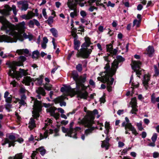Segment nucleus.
Instances as JSON below:
<instances>
[{"instance_id":"f8f14e48","label":"nucleus","mask_w":159,"mask_h":159,"mask_svg":"<svg viewBox=\"0 0 159 159\" xmlns=\"http://www.w3.org/2000/svg\"><path fill=\"white\" fill-rule=\"evenodd\" d=\"M141 63L140 61H134L133 62L132 67L134 71L136 72V74L139 77L141 74L143 70L140 68Z\"/></svg>"},{"instance_id":"a18cd8bd","label":"nucleus","mask_w":159,"mask_h":159,"mask_svg":"<svg viewBox=\"0 0 159 159\" xmlns=\"http://www.w3.org/2000/svg\"><path fill=\"white\" fill-rule=\"evenodd\" d=\"M136 125L137 126L138 129L140 131H142L143 129V128L142 126V123L141 121H140L139 123H137Z\"/></svg>"},{"instance_id":"7ed1b4c3","label":"nucleus","mask_w":159,"mask_h":159,"mask_svg":"<svg viewBox=\"0 0 159 159\" xmlns=\"http://www.w3.org/2000/svg\"><path fill=\"white\" fill-rule=\"evenodd\" d=\"M18 61H13L6 64L8 65L10 69L8 72V74L12 78H15L17 80H20L22 75L26 76L28 74V70H25L24 69L20 68L19 71H16V66H20L23 65V62L26 59V58L23 56H20L18 58Z\"/></svg>"},{"instance_id":"5fc2aeb1","label":"nucleus","mask_w":159,"mask_h":159,"mask_svg":"<svg viewBox=\"0 0 159 159\" xmlns=\"http://www.w3.org/2000/svg\"><path fill=\"white\" fill-rule=\"evenodd\" d=\"M34 19L33 20H30L29 22V25L30 27H33L34 25Z\"/></svg>"},{"instance_id":"f704fd0d","label":"nucleus","mask_w":159,"mask_h":159,"mask_svg":"<svg viewBox=\"0 0 159 159\" xmlns=\"http://www.w3.org/2000/svg\"><path fill=\"white\" fill-rule=\"evenodd\" d=\"M22 153H20L16 154L13 157H8V159H22Z\"/></svg>"},{"instance_id":"bf43d9fd","label":"nucleus","mask_w":159,"mask_h":159,"mask_svg":"<svg viewBox=\"0 0 159 159\" xmlns=\"http://www.w3.org/2000/svg\"><path fill=\"white\" fill-rule=\"evenodd\" d=\"M51 85L48 86L47 84H46L44 86V88L48 90H50L51 89Z\"/></svg>"},{"instance_id":"8fccbe9b","label":"nucleus","mask_w":159,"mask_h":159,"mask_svg":"<svg viewBox=\"0 0 159 159\" xmlns=\"http://www.w3.org/2000/svg\"><path fill=\"white\" fill-rule=\"evenodd\" d=\"M154 67L155 68V72L154 75L156 76H157L159 75V70L158 69L156 66H154Z\"/></svg>"},{"instance_id":"69168bd1","label":"nucleus","mask_w":159,"mask_h":159,"mask_svg":"<svg viewBox=\"0 0 159 159\" xmlns=\"http://www.w3.org/2000/svg\"><path fill=\"white\" fill-rule=\"evenodd\" d=\"M107 7H114L115 6V4L112 3L110 1H109L107 4Z\"/></svg>"},{"instance_id":"423d86ee","label":"nucleus","mask_w":159,"mask_h":159,"mask_svg":"<svg viewBox=\"0 0 159 159\" xmlns=\"http://www.w3.org/2000/svg\"><path fill=\"white\" fill-rule=\"evenodd\" d=\"M90 45L84 42L81 45V48L78 50L76 54V57H81L84 59L88 58L92 51V49H93V46L91 47L92 49L87 48Z\"/></svg>"},{"instance_id":"774afa93","label":"nucleus","mask_w":159,"mask_h":159,"mask_svg":"<svg viewBox=\"0 0 159 159\" xmlns=\"http://www.w3.org/2000/svg\"><path fill=\"white\" fill-rule=\"evenodd\" d=\"M100 101L101 103H104L105 102V97L103 96L102 97V98H100Z\"/></svg>"},{"instance_id":"0e129e2a","label":"nucleus","mask_w":159,"mask_h":159,"mask_svg":"<svg viewBox=\"0 0 159 159\" xmlns=\"http://www.w3.org/2000/svg\"><path fill=\"white\" fill-rule=\"evenodd\" d=\"M153 157L154 158H156L159 157V153L157 152H154L153 154Z\"/></svg>"},{"instance_id":"9b49d317","label":"nucleus","mask_w":159,"mask_h":159,"mask_svg":"<svg viewBox=\"0 0 159 159\" xmlns=\"http://www.w3.org/2000/svg\"><path fill=\"white\" fill-rule=\"evenodd\" d=\"M16 137L13 135H10L9 138H5L2 141V145H4L7 143H8V147L11 146L14 147L15 146V143L16 142L15 140Z\"/></svg>"},{"instance_id":"cd10ccee","label":"nucleus","mask_w":159,"mask_h":159,"mask_svg":"<svg viewBox=\"0 0 159 159\" xmlns=\"http://www.w3.org/2000/svg\"><path fill=\"white\" fill-rule=\"evenodd\" d=\"M5 7L6 8L2 10V13L5 15H9V11H11V8L8 5H6Z\"/></svg>"},{"instance_id":"bb28decb","label":"nucleus","mask_w":159,"mask_h":159,"mask_svg":"<svg viewBox=\"0 0 159 159\" xmlns=\"http://www.w3.org/2000/svg\"><path fill=\"white\" fill-rule=\"evenodd\" d=\"M26 100V97L25 95H23L21 96V99H20L19 104L20 106L22 105L24 106L26 104L25 100Z\"/></svg>"},{"instance_id":"a19ab883","label":"nucleus","mask_w":159,"mask_h":159,"mask_svg":"<svg viewBox=\"0 0 159 159\" xmlns=\"http://www.w3.org/2000/svg\"><path fill=\"white\" fill-rule=\"evenodd\" d=\"M52 120L49 119H47V120L45 121V127L46 128L49 125H50L52 124Z\"/></svg>"},{"instance_id":"dca6fc26","label":"nucleus","mask_w":159,"mask_h":159,"mask_svg":"<svg viewBox=\"0 0 159 159\" xmlns=\"http://www.w3.org/2000/svg\"><path fill=\"white\" fill-rule=\"evenodd\" d=\"M74 124V122H71L70 123V126L69 130H70V131L69 132V134H70L71 133H73V134H75V132L76 133V132L78 131H79L81 129V128L80 127H76L75 128V129H73V126Z\"/></svg>"},{"instance_id":"37998d69","label":"nucleus","mask_w":159,"mask_h":159,"mask_svg":"<svg viewBox=\"0 0 159 159\" xmlns=\"http://www.w3.org/2000/svg\"><path fill=\"white\" fill-rule=\"evenodd\" d=\"M54 17H53L52 16H50L48 17L46 21L49 25H51L53 22Z\"/></svg>"},{"instance_id":"6e6552de","label":"nucleus","mask_w":159,"mask_h":159,"mask_svg":"<svg viewBox=\"0 0 159 159\" xmlns=\"http://www.w3.org/2000/svg\"><path fill=\"white\" fill-rule=\"evenodd\" d=\"M32 100H34L33 106V111H32L33 116L35 119L39 117V112L41 110V104L40 102L38 101L36 99L32 97Z\"/></svg>"},{"instance_id":"338daca9","label":"nucleus","mask_w":159,"mask_h":159,"mask_svg":"<svg viewBox=\"0 0 159 159\" xmlns=\"http://www.w3.org/2000/svg\"><path fill=\"white\" fill-rule=\"evenodd\" d=\"M12 9L13 12V13L15 15H16V7L15 6L13 5L12 6Z\"/></svg>"},{"instance_id":"b1692460","label":"nucleus","mask_w":159,"mask_h":159,"mask_svg":"<svg viewBox=\"0 0 159 159\" xmlns=\"http://www.w3.org/2000/svg\"><path fill=\"white\" fill-rule=\"evenodd\" d=\"M109 139L108 138V137H107L106 139L102 141V143L101 145V146L102 148H105L106 150L108 149L109 145Z\"/></svg>"},{"instance_id":"ea45409f","label":"nucleus","mask_w":159,"mask_h":159,"mask_svg":"<svg viewBox=\"0 0 159 159\" xmlns=\"http://www.w3.org/2000/svg\"><path fill=\"white\" fill-rule=\"evenodd\" d=\"M36 151L39 150L40 153L42 155H43L46 153V150L43 147H40L36 149Z\"/></svg>"},{"instance_id":"e433bc0d","label":"nucleus","mask_w":159,"mask_h":159,"mask_svg":"<svg viewBox=\"0 0 159 159\" xmlns=\"http://www.w3.org/2000/svg\"><path fill=\"white\" fill-rule=\"evenodd\" d=\"M50 30L54 37H57L58 32L56 29L55 28H52L50 29Z\"/></svg>"},{"instance_id":"f3484780","label":"nucleus","mask_w":159,"mask_h":159,"mask_svg":"<svg viewBox=\"0 0 159 159\" xmlns=\"http://www.w3.org/2000/svg\"><path fill=\"white\" fill-rule=\"evenodd\" d=\"M68 7L70 10L76 9L77 3L74 0H68L66 3Z\"/></svg>"},{"instance_id":"58836bf2","label":"nucleus","mask_w":159,"mask_h":159,"mask_svg":"<svg viewBox=\"0 0 159 159\" xmlns=\"http://www.w3.org/2000/svg\"><path fill=\"white\" fill-rule=\"evenodd\" d=\"M130 103L131 105V107L137 106V103L136 98L135 97H134L132 98Z\"/></svg>"},{"instance_id":"4be33fe9","label":"nucleus","mask_w":159,"mask_h":159,"mask_svg":"<svg viewBox=\"0 0 159 159\" xmlns=\"http://www.w3.org/2000/svg\"><path fill=\"white\" fill-rule=\"evenodd\" d=\"M125 60V59L123 58L122 56H118L116 57V59H115L113 62L111 64V68H112V65L113 63L115 62L117 63V68L116 69V70L118 68V65L119 64V62H123Z\"/></svg>"},{"instance_id":"4468645a","label":"nucleus","mask_w":159,"mask_h":159,"mask_svg":"<svg viewBox=\"0 0 159 159\" xmlns=\"http://www.w3.org/2000/svg\"><path fill=\"white\" fill-rule=\"evenodd\" d=\"M66 95H68L67 93L66 92ZM66 95H61L54 100V101L56 104L60 103L61 106H66V102H64L63 101L66 98Z\"/></svg>"},{"instance_id":"5701e85b","label":"nucleus","mask_w":159,"mask_h":159,"mask_svg":"<svg viewBox=\"0 0 159 159\" xmlns=\"http://www.w3.org/2000/svg\"><path fill=\"white\" fill-rule=\"evenodd\" d=\"M32 81V79L30 77L26 76L24 77L22 83L25 84L26 85H30Z\"/></svg>"},{"instance_id":"9d476101","label":"nucleus","mask_w":159,"mask_h":159,"mask_svg":"<svg viewBox=\"0 0 159 159\" xmlns=\"http://www.w3.org/2000/svg\"><path fill=\"white\" fill-rule=\"evenodd\" d=\"M44 106L45 107H47L46 111L48 112L50 115L53 116L56 120L58 119L60 116V114L58 113H55V111L57 108L52 106H51L49 104H45Z\"/></svg>"},{"instance_id":"a211bd4d","label":"nucleus","mask_w":159,"mask_h":159,"mask_svg":"<svg viewBox=\"0 0 159 159\" xmlns=\"http://www.w3.org/2000/svg\"><path fill=\"white\" fill-rule=\"evenodd\" d=\"M53 130L49 129V130H46L44 133L43 135L40 133L39 136V140H41L44 139L46 138L48 136V134H51L53 133Z\"/></svg>"},{"instance_id":"0eeeda50","label":"nucleus","mask_w":159,"mask_h":159,"mask_svg":"<svg viewBox=\"0 0 159 159\" xmlns=\"http://www.w3.org/2000/svg\"><path fill=\"white\" fill-rule=\"evenodd\" d=\"M125 121H124L122 124V126L125 127V134H130L129 130H130L132 132L133 134L135 135H137L138 133L135 129V128L132 125L128 118L126 117L125 118Z\"/></svg>"},{"instance_id":"6e6d98bb","label":"nucleus","mask_w":159,"mask_h":159,"mask_svg":"<svg viewBox=\"0 0 159 159\" xmlns=\"http://www.w3.org/2000/svg\"><path fill=\"white\" fill-rule=\"evenodd\" d=\"M105 128L107 131V134H108L109 131V129L110 128L109 124V123L106 122L105 124Z\"/></svg>"},{"instance_id":"7c9ffc66","label":"nucleus","mask_w":159,"mask_h":159,"mask_svg":"<svg viewBox=\"0 0 159 159\" xmlns=\"http://www.w3.org/2000/svg\"><path fill=\"white\" fill-rule=\"evenodd\" d=\"M147 52L148 54L150 56L154 52V49L153 47L149 46L147 49Z\"/></svg>"},{"instance_id":"79ce46f5","label":"nucleus","mask_w":159,"mask_h":159,"mask_svg":"<svg viewBox=\"0 0 159 159\" xmlns=\"http://www.w3.org/2000/svg\"><path fill=\"white\" fill-rule=\"evenodd\" d=\"M132 109L131 111L130 112L132 114H136V112L138 111L137 108L138 106L131 107Z\"/></svg>"},{"instance_id":"f257e3e1","label":"nucleus","mask_w":159,"mask_h":159,"mask_svg":"<svg viewBox=\"0 0 159 159\" xmlns=\"http://www.w3.org/2000/svg\"><path fill=\"white\" fill-rule=\"evenodd\" d=\"M0 22L2 24L1 30L5 31L7 34L13 36V38H11L7 35H0V43L16 42L18 39L22 41L23 40L21 34L25 29L24 21L15 25L8 21L3 16H0Z\"/></svg>"},{"instance_id":"aec40b11","label":"nucleus","mask_w":159,"mask_h":159,"mask_svg":"<svg viewBox=\"0 0 159 159\" xmlns=\"http://www.w3.org/2000/svg\"><path fill=\"white\" fill-rule=\"evenodd\" d=\"M150 80V76L148 75H145L144 76L143 83L145 89H147L148 87V82Z\"/></svg>"},{"instance_id":"72a5a7b5","label":"nucleus","mask_w":159,"mask_h":159,"mask_svg":"<svg viewBox=\"0 0 159 159\" xmlns=\"http://www.w3.org/2000/svg\"><path fill=\"white\" fill-rule=\"evenodd\" d=\"M21 10H22L26 11L28 7V4L26 2H23L22 4Z\"/></svg>"},{"instance_id":"ddd939ff","label":"nucleus","mask_w":159,"mask_h":159,"mask_svg":"<svg viewBox=\"0 0 159 159\" xmlns=\"http://www.w3.org/2000/svg\"><path fill=\"white\" fill-rule=\"evenodd\" d=\"M4 97L6 102L5 105V107L7 109H9L11 108L12 106V105L11 104L12 99V96L9 95L8 91H6L4 93Z\"/></svg>"},{"instance_id":"680f3d73","label":"nucleus","mask_w":159,"mask_h":159,"mask_svg":"<svg viewBox=\"0 0 159 159\" xmlns=\"http://www.w3.org/2000/svg\"><path fill=\"white\" fill-rule=\"evenodd\" d=\"M132 89H133L135 88H137L138 87L139 85V83L138 82H137L136 84L134 83H132Z\"/></svg>"},{"instance_id":"473e14b6","label":"nucleus","mask_w":159,"mask_h":159,"mask_svg":"<svg viewBox=\"0 0 159 159\" xmlns=\"http://www.w3.org/2000/svg\"><path fill=\"white\" fill-rule=\"evenodd\" d=\"M23 37L25 39H28L30 41L33 39V36L30 33H28V34H27L25 33H24L23 34Z\"/></svg>"},{"instance_id":"13d9d810","label":"nucleus","mask_w":159,"mask_h":159,"mask_svg":"<svg viewBox=\"0 0 159 159\" xmlns=\"http://www.w3.org/2000/svg\"><path fill=\"white\" fill-rule=\"evenodd\" d=\"M74 51H72L70 53H69L67 57L68 60H69L70 59L71 57L74 55Z\"/></svg>"},{"instance_id":"4c0bfd02","label":"nucleus","mask_w":159,"mask_h":159,"mask_svg":"<svg viewBox=\"0 0 159 159\" xmlns=\"http://www.w3.org/2000/svg\"><path fill=\"white\" fill-rule=\"evenodd\" d=\"M71 10H73L74 11L70 13V16L72 18H73L75 17L77 15V10L76 8L74 9H72Z\"/></svg>"},{"instance_id":"4d7b16f0","label":"nucleus","mask_w":159,"mask_h":159,"mask_svg":"<svg viewBox=\"0 0 159 159\" xmlns=\"http://www.w3.org/2000/svg\"><path fill=\"white\" fill-rule=\"evenodd\" d=\"M139 23V21L138 20H135L133 21V26H134L136 25L138 27Z\"/></svg>"},{"instance_id":"c85d7f7f","label":"nucleus","mask_w":159,"mask_h":159,"mask_svg":"<svg viewBox=\"0 0 159 159\" xmlns=\"http://www.w3.org/2000/svg\"><path fill=\"white\" fill-rule=\"evenodd\" d=\"M29 125V127L30 129H32L36 126L34 119L33 118H30Z\"/></svg>"},{"instance_id":"f03ea898","label":"nucleus","mask_w":159,"mask_h":159,"mask_svg":"<svg viewBox=\"0 0 159 159\" xmlns=\"http://www.w3.org/2000/svg\"><path fill=\"white\" fill-rule=\"evenodd\" d=\"M117 68V63L115 62L112 65V68H110L109 63H107L104 67L105 71L102 72L101 77H98L97 78L98 80L102 82L107 83V89L109 92L112 90V88L111 85L113 84L114 81V79L112 77L116 73V68Z\"/></svg>"},{"instance_id":"864d4df0","label":"nucleus","mask_w":159,"mask_h":159,"mask_svg":"<svg viewBox=\"0 0 159 159\" xmlns=\"http://www.w3.org/2000/svg\"><path fill=\"white\" fill-rule=\"evenodd\" d=\"M42 14L45 18L46 19H47L48 16L47 15V13L46 12V9L45 8H43V9Z\"/></svg>"},{"instance_id":"393cba45","label":"nucleus","mask_w":159,"mask_h":159,"mask_svg":"<svg viewBox=\"0 0 159 159\" xmlns=\"http://www.w3.org/2000/svg\"><path fill=\"white\" fill-rule=\"evenodd\" d=\"M34 16V13L30 11L28 12L27 15H24L23 18L25 19L29 20L31 19Z\"/></svg>"},{"instance_id":"3c124183","label":"nucleus","mask_w":159,"mask_h":159,"mask_svg":"<svg viewBox=\"0 0 159 159\" xmlns=\"http://www.w3.org/2000/svg\"><path fill=\"white\" fill-rule=\"evenodd\" d=\"M80 14L81 16L83 18L85 17L87 15L86 12L84 11H81L80 12Z\"/></svg>"},{"instance_id":"c03bdc74","label":"nucleus","mask_w":159,"mask_h":159,"mask_svg":"<svg viewBox=\"0 0 159 159\" xmlns=\"http://www.w3.org/2000/svg\"><path fill=\"white\" fill-rule=\"evenodd\" d=\"M35 81H37L36 84L38 85H41L42 83V79L40 77L35 79Z\"/></svg>"},{"instance_id":"412c9836","label":"nucleus","mask_w":159,"mask_h":159,"mask_svg":"<svg viewBox=\"0 0 159 159\" xmlns=\"http://www.w3.org/2000/svg\"><path fill=\"white\" fill-rule=\"evenodd\" d=\"M61 128L62 132L65 133H67L68 136L71 137H72L76 139L77 138V137H76V133L75 132V134H73V133H71V134H69V132L70 131V130H69V129L66 128L64 127H62Z\"/></svg>"},{"instance_id":"49530a36","label":"nucleus","mask_w":159,"mask_h":159,"mask_svg":"<svg viewBox=\"0 0 159 159\" xmlns=\"http://www.w3.org/2000/svg\"><path fill=\"white\" fill-rule=\"evenodd\" d=\"M76 70L79 72H81L82 71V65L81 64H79L76 67Z\"/></svg>"},{"instance_id":"6ab92c4d","label":"nucleus","mask_w":159,"mask_h":159,"mask_svg":"<svg viewBox=\"0 0 159 159\" xmlns=\"http://www.w3.org/2000/svg\"><path fill=\"white\" fill-rule=\"evenodd\" d=\"M36 92L38 93V95L37 97L39 99H40L41 97L40 95H42L43 96H44L45 95V92L44 89L41 87L38 88L36 90Z\"/></svg>"},{"instance_id":"1a4fd4ad","label":"nucleus","mask_w":159,"mask_h":159,"mask_svg":"<svg viewBox=\"0 0 159 159\" xmlns=\"http://www.w3.org/2000/svg\"><path fill=\"white\" fill-rule=\"evenodd\" d=\"M87 77V75L84 74L83 75V76H80L78 78L76 82V88L77 89H79L80 87H81L82 89L83 90H85L87 87L84 86L83 83H84L86 80Z\"/></svg>"},{"instance_id":"2f4dec72","label":"nucleus","mask_w":159,"mask_h":159,"mask_svg":"<svg viewBox=\"0 0 159 159\" xmlns=\"http://www.w3.org/2000/svg\"><path fill=\"white\" fill-rule=\"evenodd\" d=\"M72 77L75 81L77 80L79 78V75L77 72L75 70H74L72 72Z\"/></svg>"},{"instance_id":"052dcab7","label":"nucleus","mask_w":159,"mask_h":159,"mask_svg":"<svg viewBox=\"0 0 159 159\" xmlns=\"http://www.w3.org/2000/svg\"><path fill=\"white\" fill-rule=\"evenodd\" d=\"M37 153L38 152L36 150L35 151H33L31 156V159H34L35 156Z\"/></svg>"},{"instance_id":"2eb2a0df","label":"nucleus","mask_w":159,"mask_h":159,"mask_svg":"<svg viewBox=\"0 0 159 159\" xmlns=\"http://www.w3.org/2000/svg\"><path fill=\"white\" fill-rule=\"evenodd\" d=\"M107 51L109 52L112 55H116L117 50L116 49H113V47L111 43L107 44L106 46Z\"/></svg>"},{"instance_id":"603ef678","label":"nucleus","mask_w":159,"mask_h":159,"mask_svg":"<svg viewBox=\"0 0 159 159\" xmlns=\"http://www.w3.org/2000/svg\"><path fill=\"white\" fill-rule=\"evenodd\" d=\"M85 42L88 43L90 44H92L90 41V39L88 37H85L84 38Z\"/></svg>"},{"instance_id":"de8ad7c7","label":"nucleus","mask_w":159,"mask_h":159,"mask_svg":"<svg viewBox=\"0 0 159 159\" xmlns=\"http://www.w3.org/2000/svg\"><path fill=\"white\" fill-rule=\"evenodd\" d=\"M157 133H155L153 134L152 137L151 138V139L152 142H155L157 140Z\"/></svg>"},{"instance_id":"a878e982","label":"nucleus","mask_w":159,"mask_h":159,"mask_svg":"<svg viewBox=\"0 0 159 159\" xmlns=\"http://www.w3.org/2000/svg\"><path fill=\"white\" fill-rule=\"evenodd\" d=\"M16 53L19 55L24 54H28L29 53V51L27 49H18L16 51Z\"/></svg>"},{"instance_id":"20e7f679","label":"nucleus","mask_w":159,"mask_h":159,"mask_svg":"<svg viewBox=\"0 0 159 159\" xmlns=\"http://www.w3.org/2000/svg\"><path fill=\"white\" fill-rule=\"evenodd\" d=\"M98 112L96 109L94 110L93 111H89L87 113V115L85 117L84 120H82V122L84 126L88 128L86 129L84 132V134L86 136L91 134L93 131L95 127L93 126V124L94 123L93 121L94 118V116L96 114H98Z\"/></svg>"},{"instance_id":"09e8293b","label":"nucleus","mask_w":159,"mask_h":159,"mask_svg":"<svg viewBox=\"0 0 159 159\" xmlns=\"http://www.w3.org/2000/svg\"><path fill=\"white\" fill-rule=\"evenodd\" d=\"M156 98H155V93H153L152 94V95L151 96V102L152 103H155V99Z\"/></svg>"},{"instance_id":"c9c22d12","label":"nucleus","mask_w":159,"mask_h":159,"mask_svg":"<svg viewBox=\"0 0 159 159\" xmlns=\"http://www.w3.org/2000/svg\"><path fill=\"white\" fill-rule=\"evenodd\" d=\"M39 55V52L38 50H36L33 52L32 57L33 58L37 59L38 58Z\"/></svg>"},{"instance_id":"c756f323","label":"nucleus","mask_w":159,"mask_h":159,"mask_svg":"<svg viewBox=\"0 0 159 159\" xmlns=\"http://www.w3.org/2000/svg\"><path fill=\"white\" fill-rule=\"evenodd\" d=\"M80 45V43L79 41L76 39L74 40V49L75 50H79L78 49Z\"/></svg>"},{"instance_id":"e2e57ef3","label":"nucleus","mask_w":159,"mask_h":159,"mask_svg":"<svg viewBox=\"0 0 159 159\" xmlns=\"http://www.w3.org/2000/svg\"><path fill=\"white\" fill-rule=\"evenodd\" d=\"M27 90L25 89V88L21 87L19 90L20 93L22 94L25 93Z\"/></svg>"},{"instance_id":"39448f33","label":"nucleus","mask_w":159,"mask_h":159,"mask_svg":"<svg viewBox=\"0 0 159 159\" xmlns=\"http://www.w3.org/2000/svg\"><path fill=\"white\" fill-rule=\"evenodd\" d=\"M78 90L77 91H75V89H72L71 87L69 86H65L62 87L61 89V92H66L68 95H69L71 97L74 96L76 94H77L78 96L81 98L87 99L88 96V93L85 90H81L77 89Z\"/></svg>"}]
</instances>
